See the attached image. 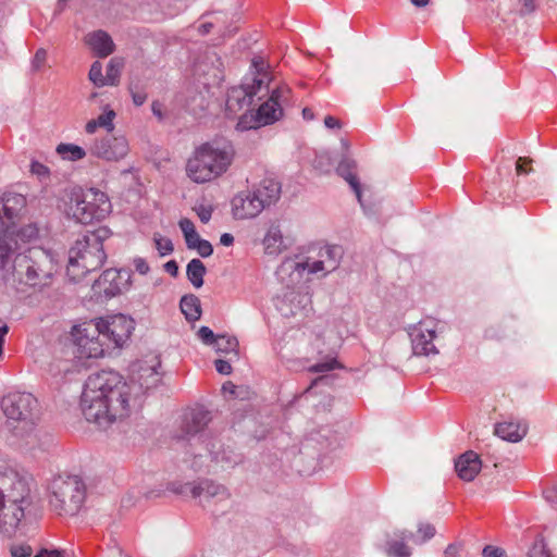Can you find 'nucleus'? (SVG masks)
Masks as SVG:
<instances>
[{"label": "nucleus", "mask_w": 557, "mask_h": 557, "mask_svg": "<svg viewBox=\"0 0 557 557\" xmlns=\"http://www.w3.org/2000/svg\"><path fill=\"white\" fill-rule=\"evenodd\" d=\"M159 368L160 361L153 358L134 364L129 381L113 370L90 374L81 396L85 419L107 429L113 422L127 418L137 398L160 383Z\"/></svg>", "instance_id": "obj_1"}, {"label": "nucleus", "mask_w": 557, "mask_h": 557, "mask_svg": "<svg viewBox=\"0 0 557 557\" xmlns=\"http://www.w3.org/2000/svg\"><path fill=\"white\" fill-rule=\"evenodd\" d=\"M235 156L233 145L218 139L196 147L186 163V175L197 184L212 182L227 172Z\"/></svg>", "instance_id": "obj_2"}, {"label": "nucleus", "mask_w": 557, "mask_h": 557, "mask_svg": "<svg viewBox=\"0 0 557 557\" xmlns=\"http://www.w3.org/2000/svg\"><path fill=\"white\" fill-rule=\"evenodd\" d=\"M13 273L21 284L41 290L52 284L57 262L50 251L30 247L15 256Z\"/></svg>", "instance_id": "obj_3"}, {"label": "nucleus", "mask_w": 557, "mask_h": 557, "mask_svg": "<svg viewBox=\"0 0 557 557\" xmlns=\"http://www.w3.org/2000/svg\"><path fill=\"white\" fill-rule=\"evenodd\" d=\"M107 231L99 228L79 237L69 252L66 273L71 281L78 282L87 273L99 269L106 261L103 239Z\"/></svg>", "instance_id": "obj_4"}, {"label": "nucleus", "mask_w": 557, "mask_h": 557, "mask_svg": "<svg viewBox=\"0 0 557 557\" xmlns=\"http://www.w3.org/2000/svg\"><path fill=\"white\" fill-rule=\"evenodd\" d=\"M344 256L342 246L326 245L320 248L318 260L310 261L309 259L304 262H298L294 259H285L276 270V277L283 283L289 285L300 284L302 281L304 272L310 274L322 273L326 275L335 271Z\"/></svg>", "instance_id": "obj_5"}, {"label": "nucleus", "mask_w": 557, "mask_h": 557, "mask_svg": "<svg viewBox=\"0 0 557 557\" xmlns=\"http://www.w3.org/2000/svg\"><path fill=\"white\" fill-rule=\"evenodd\" d=\"M281 195V185L272 178H264L252 190L238 193L232 200V211L236 219H252L267 207L276 202Z\"/></svg>", "instance_id": "obj_6"}, {"label": "nucleus", "mask_w": 557, "mask_h": 557, "mask_svg": "<svg viewBox=\"0 0 557 557\" xmlns=\"http://www.w3.org/2000/svg\"><path fill=\"white\" fill-rule=\"evenodd\" d=\"M111 212L108 196L96 188L74 189L66 205V214L78 223L89 224L106 219Z\"/></svg>", "instance_id": "obj_7"}, {"label": "nucleus", "mask_w": 557, "mask_h": 557, "mask_svg": "<svg viewBox=\"0 0 557 557\" xmlns=\"http://www.w3.org/2000/svg\"><path fill=\"white\" fill-rule=\"evenodd\" d=\"M251 69V82H245L227 91L225 111L228 116H235L243 110L248 111L253 97L260 94L262 89L268 90L269 88L271 78L264 60L260 57L253 58Z\"/></svg>", "instance_id": "obj_8"}, {"label": "nucleus", "mask_w": 557, "mask_h": 557, "mask_svg": "<svg viewBox=\"0 0 557 557\" xmlns=\"http://www.w3.org/2000/svg\"><path fill=\"white\" fill-rule=\"evenodd\" d=\"M50 490V506L59 515L74 516L85 502L86 487L76 475L53 479Z\"/></svg>", "instance_id": "obj_9"}, {"label": "nucleus", "mask_w": 557, "mask_h": 557, "mask_svg": "<svg viewBox=\"0 0 557 557\" xmlns=\"http://www.w3.org/2000/svg\"><path fill=\"white\" fill-rule=\"evenodd\" d=\"M170 490L182 496L198 498L203 506L231 502V493L227 487L208 479L198 482L172 483Z\"/></svg>", "instance_id": "obj_10"}, {"label": "nucleus", "mask_w": 557, "mask_h": 557, "mask_svg": "<svg viewBox=\"0 0 557 557\" xmlns=\"http://www.w3.org/2000/svg\"><path fill=\"white\" fill-rule=\"evenodd\" d=\"M72 337L78 358H99L104 354L107 343L102 338L97 320H90L73 326Z\"/></svg>", "instance_id": "obj_11"}, {"label": "nucleus", "mask_w": 557, "mask_h": 557, "mask_svg": "<svg viewBox=\"0 0 557 557\" xmlns=\"http://www.w3.org/2000/svg\"><path fill=\"white\" fill-rule=\"evenodd\" d=\"M37 405V399L29 393H10L1 400L5 417L10 421L22 423L23 429L34 424Z\"/></svg>", "instance_id": "obj_12"}, {"label": "nucleus", "mask_w": 557, "mask_h": 557, "mask_svg": "<svg viewBox=\"0 0 557 557\" xmlns=\"http://www.w3.org/2000/svg\"><path fill=\"white\" fill-rule=\"evenodd\" d=\"M97 322L107 347H122L135 329L134 320L122 313L100 318Z\"/></svg>", "instance_id": "obj_13"}, {"label": "nucleus", "mask_w": 557, "mask_h": 557, "mask_svg": "<svg viewBox=\"0 0 557 557\" xmlns=\"http://www.w3.org/2000/svg\"><path fill=\"white\" fill-rule=\"evenodd\" d=\"M0 481L3 483L0 488L3 503L13 507H22V510H26L30 505V490L27 482L13 472H0Z\"/></svg>", "instance_id": "obj_14"}, {"label": "nucleus", "mask_w": 557, "mask_h": 557, "mask_svg": "<svg viewBox=\"0 0 557 557\" xmlns=\"http://www.w3.org/2000/svg\"><path fill=\"white\" fill-rule=\"evenodd\" d=\"M208 451L211 461L215 465L216 468L221 470H227L234 468L237 463L240 462V456L235 454L230 448L222 447L218 442H208L201 448ZM190 455L194 456V460L191 462V467L195 470H200L203 466V458H208V455H202L201 451H189Z\"/></svg>", "instance_id": "obj_15"}, {"label": "nucleus", "mask_w": 557, "mask_h": 557, "mask_svg": "<svg viewBox=\"0 0 557 557\" xmlns=\"http://www.w3.org/2000/svg\"><path fill=\"white\" fill-rule=\"evenodd\" d=\"M436 325L433 320H424L411 327L409 335L414 355L428 357L438 354L433 343L436 338Z\"/></svg>", "instance_id": "obj_16"}, {"label": "nucleus", "mask_w": 557, "mask_h": 557, "mask_svg": "<svg viewBox=\"0 0 557 557\" xmlns=\"http://www.w3.org/2000/svg\"><path fill=\"white\" fill-rule=\"evenodd\" d=\"M128 141L124 136H106L97 138L89 147V152L106 161H117L128 153Z\"/></svg>", "instance_id": "obj_17"}, {"label": "nucleus", "mask_w": 557, "mask_h": 557, "mask_svg": "<svg viewBox=\"0 0 557 557\" xmlns=\"http://www.w3.org/2000/svg\"><path fill=\"white\" fill-rule=\"evenodd\" d=\"M290 89L287 86L275 87L269 99L257 110L259 123L262 126L273 124L283 115V104L288 100Z\"/></svg>", "instance_id": "obj_18"}, {"label": "nucleus", "mask_w": 557, "mask_h": 557, "mask_svg": "<svg viewBox=\"0 0 557 557\" xmlns=\"http://www.w3.org/2000/svg\"><path fill=\"white\" fill-rule=\"evenodd\" d=\"M278 281L287 288V290L283 295L277 296L275 300L276 309L282 315L286 318L295 317L310 306V296L307 293H301L295 289L298 284L288 286L281 280Z\"/></svg>", "instance_id": "obj_19"}, {"label": "nucleus", "mask_w": 557, "mask_h": 557, "mask_svg": "<svg viewBox=\"0 0 557 557\" xmlns=\"http://www.w3.org/2000/svg\"><path fill=\"white\" fill-rule=\"evenodd\" d=\"M294 238L286 234L280 222L273 221L269 224L262 239L265 255L278 256L294 244Z\"/></svg>", "instance_id": "obj_20"}, {"label": "nucleus", "mask_w": 557, "mask_h": 557, "mask_svg": "<svg viewBox=\"0 0 557 557\" xmlns=\"http://www.w3.org/2000/svg\"><path fill=\"white\" fill-rule=\"evenodd\" d=\"M211 420L210 411L206 410L205 408H196L193 409L185 418L183 430L186 433V435H189L193 437L194 443L190 444L191 447L195 446L193 451H198L197 446L206 445V441L203 440V435L197 436L199 433H201L205 428L208 425V423Z\"/></svg>", "instance_id": "obj_21"}, {"label": "nucleus", "mask_w": 557, "mask_h": 557, "mask_svg": "<svg viewBox=\"0 0 557 557\" xmlns=\"http://www.w3.org/2000/svg\"><path fill=\"white\" fill-rule=\"evenodd\" d=\"M97 298H111L121 293V272L115 269H107L91 286Z\"/></svg>", "instance_id": "obj_22"}, {"label": "nucleus", "mask_w": 557, "mask_h": 557, "mask_svg": "<svg viewBox=\"0 0 557 557\" xmlns=\"http://www.w3.org/2000/svg\"><path fill=\"white\" fill-rule=\"evenodd\" d=\"M25 517L22 507H13L3 503L0 495V534L4 537H12L17 532L20 524Z\"/></svg>", "instance_id": "obj_23"}, {"label": "nucleus", "mask_w": 557, "mask_h": 557, "mask_svg": "<svg viewBox=\"0 0 557 557\" xmlns=\"http://www.w3.org/2000/svg\"><path fill=\"white\" fill-rule=\"evenodd\" d=\"M455 469L462 481L471 482L482 469V461L476 453L468 450L456 460Z\"/></svg>", "instance_id": "obj_24"}, {"label": "nucleus", "mask_w": 557, "mask_h": 557, "mask_svg": "<svg viewBox=\"0 0 557 557\" xmlns=\"http://www.w3.org/2000/svg\"><path fill=\"white\" fill-rule=\"evenodd\" d=\"M356 169H357L356 161L352 158H350L348 154H344L336 168V173L349 184V186L356 194V197H357L359 203L361 206H363L362 195H361V186H360L359 180L355 173Z\"/></svg>", "instance_id": "obj_25"}, {"label": "nucleus", "mask_w": 557, "mask_h": 557, "mask_svg": "<svg viewBox=\"0 0 557 557\" xmlns=\"http://www.w3.org/2000/svg\"><path fill=\"white\" fill-rule=\"evenodd\" d=\"M85 42L99 58H106L114 51V42L104 30H96L86 35Z\"/></svg>", "instance_id": "obj_26"}, {"label": "nucleus", "mask_w": 557, "mask_h": 557, "mask_svg": "<svg viewBox=\"0 0 557 557\" xmlns=\"http://www.w3.org/2000/svg\"><path fill=\"white\" fill-rule=\"evenodd\" d=\"M494 433L504 441L518 443L528 433V424L521 421H505L495 425Z\"/></svg>", "instance_id": "obj_27"}, {"label": "nucleus", "mask_w": 557, "mask_h": 557, "mask_svg": "<svg viewBox=\"0 0 557 557\" xmlns=\"http://www.w3.org/2000/svg\"><path fill=\"white\" fill-rule=\"evenodd\" d=\"M412 534L407 531H398L395 533V539L388 540L385 546V553L388 557H409L411 549L406 545V540L411 537Z\"/></svg>", "instance_id": "obj_28"}, {"label": "nucleus", "mask_w": 557, "mask_h": 557, "mask_svg": "<svg viewBox=\"0 0 557 557\" xmlns=\"http://www.w3.org/2000/svg\"><path fill=\"white\" fill-rule=\"evenodd\" d=\"M180 308L187 321L194 322L201 317L200 300L194 294L183 296L180 301Z\"/></svg>", "instance_id": "obj_29"}, {"label": "nucleus", "mask_w": 557, "mask_h": 557, "mask_svg": "<svg viewBox=\"0 0 557 557\" xmlns=\"http://www.w3.org/2000/svg\"><path fill=\"white\" fill-rule=\"evenodd\" d=\"M207 269L203 262L199 259H191L186 267V275L195 288H200L203 285V276Z\"/></svg>", "instance_id": "obj_30"}, {"label": "nucleus", "mask_w": 557, "mask_h": 557, "mask_svg": "<svg viewBox=\"0 0 557 557\" xmlns=\"http://www.w3.org/2000/svg\"><path fill=\"white\" fill-rule=\"evenodd\" d=\"M57 152L69 161H78L86 157L87 152L81 146L74 144H60L57 147Z\"/></svg>", "instance_id": "obj_31"}, {"label": "nucleus", "mask_w": 557, "mask_h": 557, "mask_svg": "<svg viewBox=\"0 0 557 557\" xmlns=\"http://www.w3.org/2000/svg\"><path fill=\"white\" fill-rule=\"evenodd\" d=\"M218 352L230 354L237 352L238 341L234 336L218 335L214 344L212 345Z\"/></svg>", "instance_id": "obj_32"}, {"label": "nucleus", "mask_w": 557, "mask_h": 557, "mask_svg": "<svg viewBox=\"0 0 557 557\" xmlns=\"http://www.w3.org/2000/svg\"><path fill=\"white\" fill-rule=\"evenodd\" d=\"M123 62L119 59H111L107 66L106 83L109 86H116L120 82Z\"/></svg>", "instance_id": "obj_33"}, {"label": "nucleus", "mask_w": 557, "mask_h": 557, "mask_svg": "<svg viewBox=\"0 0 557 557\" xmlns=\"http://www.w3.org/2000/svg\"><path fill=\"white\" fill-rule=\"evenodd\" d=\"M261 123H259V119L257 113H248L247 111L243 113L237 122L236 128L238 131H249L261 127Z\"/></svg>", "instance_id": "obj_34"}, {"label": "nucleus", "mask_w": 557, "mask_h": 557, "mask_svg": "<svg viewBox=\"0 0 557 557\" xmlns=\"http://www.w3.org/2000/svg\"><path fill=\"white\" fill-rule=\"evenodd\" d=\"M88 77L96 87L107 86L106 75L102 74V64L99 61L91 64Z\"/></svg>", "instance_id": "obj_35"}, {"label": "nucleus", "mask_w": 557, "mask_h": 557, "mask_svg": "<svg viewBox=\"0 0 557 557\" xmlns=\"http://www.w3.org/2000/svg\"><path fill=\"white\" fill-rule=\"evenodd\" d=\"M15 234L17 239L26 243L37 238L39 230L36 224L29 223L27 225L22 226Z\"/></svg>", "instance_id": "obj_36"}, {"label": "nucleus", "mask_w": 557, "mask_h": 557, "mask_svg": "<svg viewBox=\"0 0 557 557\" xmlns=\"http://www.w3.org/2000/svg\"><path fill=\"white\" fill-rule=\"evenodd\" d=\"M153 239L156 248L161 257L170 255L173 251L174 247L170 238L156 235Z\"/></svg>", "instance_id": "obj_37"}, {"label": "nucleus", "mask_w": 557, "mask_h": 557, "mask_svg": "<svg viewBox=\"0 0 557 557\" xmlns=\"http://www.w3.org/2000/svg\"><path fill=\"white\" fill-rule=\"evenodd\" d=\"M115 117V112L111 109L106 110L102 114H100L97 119V124H99L100 127L106 128L108 132L113 131L114 124L113 120Z\"/></svg>", "instance_id": "obj_38"}, {"label": "nucleus", "mask_w": 557, "mask_h": 557, "mask_svg": "<svg viewBox=\"0 0 557 557\" xmlns=\"http://www.w3.org/2000/svg\"><path fill=\"white\" fill-rule=\"evenodd\" d=\"M198 338L208 346H212L218 337L208 326H201L197 332Z\"/></svg>", "instance_id": "obj_39"}, {"label": "nucleus", "mask_w": 557, "mask_h": 557, "mask_svg": "<svg viewBox=\"0 0 557 557\" xmlns=\"http://www.w3.org/2000/svg\"><path fill=\"white\" fill-rule=\"evenodd\" d=\"M11 557H30L33 549L27 544L12 545L10 548Z\"/></svg>", "instance_id": "obj_40"}, {"label": "nucleus", "mask_w": 557, "mask_h": 557, "mask_svg": "<svg viewBox=\"0 0 557 557\" xmlns=\"http://www.w3.org/2000/svg\"><path fill=\"white\" fill-rule=\"evenodd\" d=\"M194 210L196 211L199 220L202 222V223H208L212 216V212H213V208L211 206H207V205H198L194 208Z\"/></svg>", "instance_id": "obj_41"}, {"label": "nucleus", "mask_w": 557, "mask_h": 557, "mask_svg": "<svg viewBox=\"0 0 557 557\" xmlns=\"http://www.w3.org/2000/svg\"><path fill=\"white\" fill-rule=\"evenodd\" d=\"M30 172L40 180L47 178L50 173L49 169L38 161H33L30 163Z\"/></svg>", "instance_id": "obj_42"}, {"label": "nucleus", "mask_w": 557, "mask_h": 557, "mask_svg": "<svg viewBox=\"0 0 557 557\" xmlns=\"http://www.w3.org/2000/svg\"><path fill=\"white\" fill-rule=\"evenodd\" d=\"M129 92L132 95V99L135 106L139 107L144 104L147 100V94L145 90L137 89V86L133 84L129 85Z\"/></svg>", "instance_id": "obj_43"}, {"label": "nucleus", "mask_w": 557, "mask_h": 557, "mask_svg": "<svg viewBox=\"0 0 557 557\" xmlns=\"http://www.w3.org/2000/svg\"><path fill=\"white\" fill-rule=\"evenodd\" d=\"M337 366H338V362L335 359H330L324 362L315 363L314 366H312L310 368V370L313 372H327V371H331V370L337 368Z\"/></svg>", "instance_id": "obj_44"}, {"label": "nucleus", "mask_w": 557, "mask_h": 557, "mask_svg": "<svg viewBox=\"0 0 557 557\" xmlns=\"http://www.w3.org/2000/svg\"><path fill=\"white\" fill-rule=\"evenodd\" d=\"M197 250V252L202 257V258H208L212 255L213 252V247L212 245L210 244V242L206 240V239H202L201 242H198V245L196 246L195 248Z\"/></svg>", "instance_id": "obj_45"}, {"label": "nucleus", "mask_w": 557, "mask_h": 557, "mask_svg": "<svg viewBox=\"0 0 557 557\" xmlns=\"http://www.w3.org/2000/svg\"><path fill=\"white\" fill-rule=\"evenodd\" d=\"M178 225H180L181 231L184 234V237H186L188 235L193 237V234L196 233L194 223L187 218L182 219L178 222Z\"/></svg>", "instance_id": "obj_46"}, {"label": "nucleus", "mask_w": 557, "mask_h": 557, "mask_svg": "<svg viewBox=\"0 0 557 557\" xmlns=\"http://www.w3.org/2000/svg\"><path fill=\"white\" fill-rule=\"evenodd\" d=\"M482 555L483 557H506L504 549L492 545H486L482 550Z\"/></svg>", "instance_id": "obj_47"}, {"label": "nucleus", "mask_w": 557, "mask_h": 557, "mask_svg": "<svg viewBox=\"0 0 557 557\" xmlns=\"http://www.w3.org/2000/svg\"><path fill=\"white\" fill-rule=\"evenodd\" d=\"M418 533L422 536V542L432 539L435 535V528L432 524H420Z\"/></svg>", "instance_id": "obj_48"}, {"label": "nucleus", "mask_w": 557, "mask_h": 557, "mask_svg": "<svg viewBox=\"0 0 557 557\" xmlns=\"http://www.w3.org/2000/svg\"><path fill=\"white\" fill-rule=\"evenodd\" d=\"M215 370L220 373V374H223V375H227V374H231L232 372V367L228 361H225V360H222V359H219L215 361Z\"/></svg>", "instance_id": "obj_49"}, {"label": "nucleus", "mask_w": 557, "mask_h": 557, "mask_svg": "<svg viewBox=\"0 0 557 557\" xmlns=\"http://www.w3.org/2000/svg\"><path fill=\"white\" fill-rule=\"evenodd\" d=\"M35 557H64V552L59 549H40Z\"/></svg>", "instance_id": "obj_50"}, {"label": "nucleus", "mask_w": 557, "mask_h": 557, "mask_svg": "<svg viewBox=\"0 0 557 557\" xmlns=\"http://www.w3.org/2000/svg\"><path fill=\"white\" fill-rule=\"evenodd\" d=\"M134 268L135 270L140 274H146L149 271V265L143 258H136L134 259Z\"/></svg>", "instance_id": "obj_51"}, {"label": "nucleus", "mask_w": 557, "mask_h": 557, "mask_svg": "<svg viewBox=\"0 0 557 557\" xmlns=\"http://www.w3.org/2000/svg\"><path fill=\"white\" fill-rule=\"evenodd\" d=\"M324 125H325V127H327L330 129H341L342 128V122L332 115L325 116Z\"/></svg>", "instance_id": "obj_52"}, {"label": "nucleus", "mask_w": 557, "mask_h": 557, "mask_svg": "<svg viewBox=\"0 0 557 557\" xmlns=\"http://www.w3.org/2000/svg\"><path fill=\"white\" fill-rule=\"evenodd\" d=\"M461 553L460 544H450L446 547L444 555L445 557H459Z\"/></svg>", "instance_id": "obj_53"}, {"label": "nucleus", "mask_w": 557, "mask_h": 557, "mask_svg": "<svg viewBox=\"0 0 557 557\" xmlns=\"http://www.w3.org/2000/svg\"><path fill=\"white\" fill-rule=\"evenodd\" d=\"M531 162V159H528V158H523V157H520L516 163V171L517 173L520 175V174H527L530 172V170H527L524 168V164L527 163H530Z\"/></svg>", "instance_id": "obj_54"}, {"label": "nucleus", "mask_w": 557, "mask_h": 557, "mask_svg": "<svg viewBox=\"0 0 557 557\" xmlns=\"http://www.w3.org/2000/svg\"><path fill=\"white\" fill-rule=\"evenodd\" d=\"M201 240H202V238H200V236L197 232L193 234V238L189 235L185 237L186 246L189 249H195L196 246L198 245V242H201Z\"/></svg>", "instance_id": "obj_55"}, {"label": "nucleus", "mask_w": 557, "mask_h": 557, "mask_svg": "<svg viewBox=\"0 0 557 557\" xmlns=\"http://www.w3.org/2000/svg\"><path fill=\"white\" fill-rule=\"evenodd\" d=\"M8 332H9V326H8L7 322L3 321L2 319H0V356H2L4 336L8 334Z\"/></svg>", "instance_id": "obj_56"}, {"label": "nucleus", "mask_w": 557, "mask_h": 557, "mask_svg": "<svg viewBox=\"0 0 557 557\" xmlns=\"http://www.w3.org/2000/svg\"><path fill=\"white\" fill-rule=\"evenodd\" d=\"M47 52L44 49H39L34 57V66L39 67L46 60Z\"/></svg>", "instance_id": "obj_57"}, {"label": "nucleus", "mask_w": 557, "mask_h": 557, "mask_svg": "<svg viewBox=\"0 0 557 557\" xmlns=\"http://www.w3.org/2000/svg\"><path fill=\"white\" fill-rule=\"evenodd\" d=\"M164 270L172 276H176L178 273V265L174 260H170L164 264Z\"/></svg>", "instance_id": "obj_58"}, {"label": "nucleus", "mask_w": 557, "mask_h": 557, "mask_svg": "<svg viewBox=\"0 0 557 557\" xmlns=\"http://www.w3.org/2000/svg\"><path fill=\"white\" fill-rule=\"evenodd\" d=\"M545 498L553 504L555 508H557V488L553 491L545 492Z\"/></svg>", "instance_id": "obj_59"}, {"label": "nucleus", "mask_w": 557, "mask_h": 557, "mask_svg": "<svg viewBox=\"0 0 557 557\" xmlns=\"http://www.w3.org/2000/svg\"><path fill=\"white\" fill-rule=\"evenodd\" d=\"M98 127H100L99 124H97V121L92 119L86 123L85 131L87 134H94Z\"/></svg>", "instance_id": "obj_60"}, {"label": "nucleus", "mask_w": 557, "mask_h": 557, "mask_svg": "<svg viewBox=\"0 0 557 557\" xmlns=\"http://www.w3.org/2000/svg\"><path fill=\"white\" fill-rule=\"evenodd\" d=\"M220 243L223 246H231L234 243V236L232 234H230V233H224L220 237Z\"/></svg>", "instance_id": "obj_61"}, {"label": "nucleus", "mask_w": 557, "mask_h": 557, "mask_svg": "<svg viewBox=\"0 0 557 557\" xmlns=\"http://www.w3.org/2000/svg\"><path fill=\"white\" fill-rule=\"evenodd\" d=\"M152 113L158 116L160 120L163 117L162 114V104L158 101L152 102L151 104Z\"/></svg>", "instance_id": "obj_62"}, {"label": "nucleus", "mask_w": 557, "mask_h": 557, "mask_svg": "<svg viewBox=\"0 0 557 557\" xmlns=\"http://www.w3.org/2000/svg\"><path fill=\"white\" fill-rule=\"evenodd\" d=\"M523 4V13H530L534 10L533 0H521Z\"/></svg>", "instance_id": "obj_63"}, {"label": "nucleus", "mask_w": 557, "mask_h": 557, "mask_svg": "<svg viewBox=\"0 0 557 557\" xmlns=\"http://www.w3.org/2000/svg\"><path fill=\"white\" fill-rule=\"evenodd\" d=\"M236 386L232 382H226L222 386L224 393L235 394Z\"/></svg>", "instance_id": "obj_64"}]
</instances>
